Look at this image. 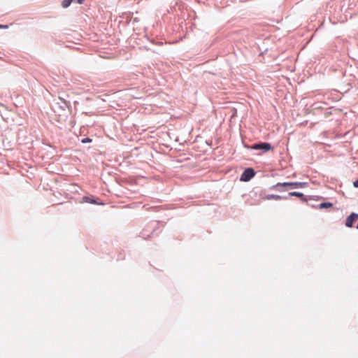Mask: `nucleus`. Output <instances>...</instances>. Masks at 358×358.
<instances>
[{
    "label": "nucleus",
    "instance_id": "nucleus-8",
    "mask_svg": "<svg viewBox=\"0 0 358 358\" xmlns=\"http://www.w3.org/2000/svg\"><path fill=\"white\" fill-rule=\"evenodd\" d=\"M83 201H85V202H88V203H97L93 199H91L90 197L88 196H84L83 198Z\"/></svg>",
    "mask_w": 358,
    "mask_h": 358
},
{
    "label": "nucleus",
    "instance_id": "nucleus-7",
    "mask_svg": "<svg viewBox=\"0 0 358 358\" xmlns=\"http://www.w3.org/2000/svg\"><path fill=\"white\" fill-rule=\"evenodd\" d=\"M73 1V0H64V1H62V6H63L64 8H67L68 6H70V4L71 3V1Z\"/></svg>",
    "mask_w": 358,
    "mask_h": 358
},
{
    "label": "nucleus",
    "instance_id": "nucleus-3",
    "mask_svg": "<svg viewBox=\"0 0 358 358\" xmlns=\"http://www.w3.org/2000/svg\"><path fill=\"white\" fill-rule=\"evenodd\" d=\"M251 148L253 150H264L266 152L273 149L272 146L268 143H256L252 145Z\"/></svg>",
    "mask_w": 358,
    "mask_h": 358
},
{
    "label": "nucleus",
    "instance_id": "nucleus-5",
    "mask_svg": "<svg viewBox=\"0 0 358 358\" xmlns=\"http://www.w3.org/2000/svg\"><path fill=\"white\" fill-rule=\"evenodd\" d=\"M264 199H275V200H280L282 199V196L280 195H267L266 196L264 197Z\"/></svg>",
    "mask_w": 358,
    "mask_h": 358
},
{
    "label": "nucleus",
    "instance_id": "nucleus-13",
    "mask_svg": "<svg viewBox=\"0 0 358 358\" xmlns=\"http://www.w3.org/2000/svg\"><path fill=\"white\" fill-rule=\"evenodd\" d=\"M6 27V26L0 25V28Z\"/></svg>",
    "mask_w": 358,
    "mask_h": 358
},
{
    "label": "nucleus",
    "instance_id": "nucleus-6",
    "mask_svg": "<svg viewBox=\"0 0 358 358\" xmlns=\"http://www.w3.org/2000/svg\"><path fill=\"white\" fill-rule=\"evenodd\" d=\"M290 196H297V197H303V194L301 192H289V194Z\"/></svg>",
    "mask_w": 358,
    "mask_h": 358
},
{
    "label": "nucleus",
    "instance_id": "nucleus-4",
    "mask_svg": "<svg viewBox=\"0 0 358 358\" xmlns=\"http://www.w3.org/2000/svg\"><path fill=\"white\" fill-rule=\"evenodd\" d=\"M358 220V214L352 213H351L345 220V225L348 227H352L355 221Z\"/></svg>",
    "mask_w": 358,
    "mask_h": 358
},
{
    "label": "nucleus",
    "instance_id": "nucleus-9",
    "mask_svg": "<svg viewBox=\"0 0 358 358\" xmlns=\"http://www.w3.org/2000/svg\"><path fill=\"white\" fill-rule=\"evenodd\" d=\"M332 206V203H322L320 204V208H329V207H331Z\"/></svg>",
    "mask_w": 358,
    "mask_h": 358
},
{
    "label": "nucleus",
    "instance_id": "nucleus-10",
    "mask_svg": "<svg viewBox=\"0 0 358 358\" xmlns=\"http://www.w3.org/2000/svg\"><path fill=\"white\" fill-rule=\"evenodd\" d=\"M91 141H92V139L90 138H85L82 139V141H81V142L83 143H90Z\"/></svg>",
    "mask_w": 358,
    "mask_h": 358
},
{
    "label": "nucleus",
    "instance_id": "nucleus-12",
    "mask_svg": "<svg viewBox=\"0 0 358 358\" xmlns=\"http://www.w3.org/2000/svg\"><path fill=\"white\" fill-rule=\"evenodd\" d=\"M85 0H77L78 3H83Z\"/></svg>",
    "mask_w": 358,
    "mask_h": 358
},
{
    "label": "nucleus",
    "instance_id": "nucleus-11",
    "mask_svg": "<svg viewBox=\"0 0 358 358\" xmlns=\"http://www.w3.org/2000/svg\"><path fill=\"white\" fill-rule=\"evenodd\" d=\"M353 185L355 187H358V179L353 182Z\"/></svg>",
    "mask_w": 358,
    "mask_h": 358
},
{
    "label": "nucleus",
    "instance_id": "nucleus-2",
    "mask_svg": "<svg viewBox=\"0 0 358 358\" xmlns=\"http://www.w3.org/2000/svg\"><path fill=\"white\" fill-rule=\"evenodd\" d=\"M255 176V171L251 168L246 169L241 177V180L242 181H249L252 178Z\"/></svg>",
    "mask_w": 358,
    "mask_h": 358
},
{
    "label": "nucleus",
    "instance_id": "nucleus-1",
    "mask_svg": "<svg viewBox=\"0 0 358 358\" xmlns=\"http://www.w3.org/2000/svg\"><path fill=\"white\" fill-rule=\"evenodd\" d=\"M289 186L293 188H303L307 186L306 182H278L275 185V187Z\"/></svg>",
    "mask_w": 358,
    "mask_h": 358
}]
</instances>
